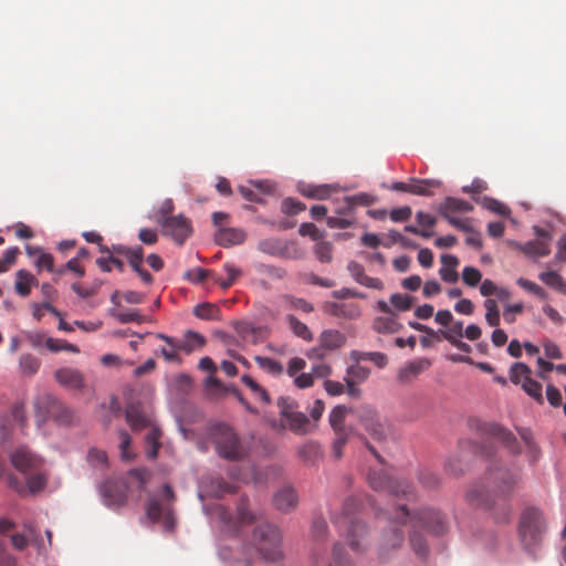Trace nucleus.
Segmentation results:
<instances>
[{
	"instance_id": "bf43d9fd",
	"label": "nucleus",
	"mask_w": 566,
	"mask_h": 566,
	"mask_svg": "<svg viewBox=\"0 0 566 566\" xmlns=\"http://www.w3.org/2000/svg\"><path fill=\"white\" fill-rule=\"evenodd\" d=\"M391 304L399 311H408L412 306L413 298L407 294H392L390 297Z\"/></svg>"
},
{
	"instance_id": "9d476101",
	"label": "nucleus",
	"mask_w": 566,
	"mask_h": 566,
	"mask_svg": "<svg viewBox=\"0 0 566 566\" xmlns=\"http://www.w3.org/2000/svg\"><path fill=\"white\" fill-rule=\"evenodd\" d=\"M469 428L475 433V440L472 442L474 453L483 458H490L494 452L495 424L492 421H485L480 417H470Z\"/></svg>"
},
{
	"instance_id": "2f4dec72",
	"label": "nucleus",
	"mask_w": 566,
	"mask_h": 566,
	"mask_svg": "<svg viewBox=\"0 0 566 566\" xmlns=\"http://www.w3.org/2000/svg\"><path fill=\"white\" fill-rule=\"evenodd\" d=\"M441 182L434 179H412L410 193L430 197L433 195V189L439 188Z\"/></svg>"
},
{
	"instance_id": "052dcab7",
	"label": "nucleus",
	"mask_w": 566,
	"mask_h": 566,
	"mask_svg": "<svg viewBox=\"0 0 566 566\" xmlns=\"http://www.w3.org/2000/svg\"><path fill=\"white\" fill-rule=\"evenodd\" d=\"M333 245L327 241H319L315 245V255L321 262H329L332 260Z\"/></svg>"
},
{
	"instance_id": "338daca9",
	"label": "nucleus",
	"mask_w": 566,
	"mask_h": 566,
	"mask_svg": "<svg viewBox=\"0 0 566 566\" xmlns=\"http://www.w3.org/2000/svg\"><path fill=\"white\" fill-rule=\"evenodd\" d=\"M187 339L188 342L185 343L182 346H180L179 348L186 350V352H191L195 347H201L205 345V338L202 335L196 333V332H188L187 333Z\"/></svg>"
},
{
	"instance_id": "72a5a7b5",
	"label": "nucleus",
	"mask_w": 566,
	"mask_h": 566,
	"mask_svg": "<svg viewBox=\"0 0 566 566\" xmlns=\"http://www.w3.org/2000/svg\"><path fill=\"white\" fill-rule=\"evenodd\" d=\"M374 328L378 333L394 334V333H397L399 331L400 324L397 321L396 316L392 314V315H389V316L377 317L374 321Z\"/></svg>"
},
{
	"instance_id": "0eeeda50",
	"label": "nucleus",
	"mask_w": 566,
	"mask_h": 566,
	"mask_svg": "<svg viewBox=\"0 0 566 566\" xmlns=\"http://www.w3.org/2000/svg\"><path fill=\"white\" fill-rule=\"evenodd\" d=\"M221 526L229 533L237 534L241 526L251 525L259 520L261 515L252 512L249 506L248 497H241L237 505V514L233 515L223 505H217L213 510Z\"/></svg>"
},
{
	"instance_id": "ddd939ff",
	"label": "nucleus",
	"mask_w": 566,
	"mask_h": 566,
	"mask_svg": "<svg viewBox=\"0 0 566 566\" xmlns=\"http://www.w3.org/2000/svg\"><path fill=\"white\" fill-rule=\"evenodd\" d=\"M358 417L364 429L374 440L382 441L389 433L388 426L381 421L378 412L370 406H363L358 410Z\"/></svg>"
},
{
	"instance_id": "3c124183",
	"label": "nucleus",
	"mask_w": 566,
	"mask_h": 566,
	"mask_svg": "<svg viewBox=\"0 0 566 566\" xmlns=\"http://www.w3.org/2000/svg\"><path fill=\"white\" fill-rule=\"evenodd\" d=\"M20 250L18 247L7 249L0 258V273H4L14 264Z\"/></svg>"
},
{
	"instance_id": "bb28decb",
	"label": "nucleus",
	"mask_w": 566,
	"mask_h": 566,
	"mask_svg": "<svg viewBox=\"0 0 566 566\" xmlns=\"http://www.w3.org/2000/svg\"><path fill=\"white\" fill-rule=\"evenodd\" d=\"M444 470L449 475L459 478L468 470V461L464 455V446H460V450L451 454L444 464Z\"/></svg>"
},
{
	"instance_id": "39448f33",
	"label": "nucleus",
	"mask_w": 566,
	"mask_h": 566,
	"mask_svg": "<svg viewBox=\"0 0 566 566\" xmlns=\"http://www.w3.org/2000/svg\"><path fill=\"white\" fill-rule=\"evenodd\" d=\"M358 507L355 499H347L343 506L340 517L333 518V522L346 535L349 547L356 552H364L369 544L368 530L365 523L354 518L352 514Z\"/></svg>"
},
{
	"instance_id": "20e7f679",
	"label": "nucleus",
	"mask_w": 566,
	"mask_h": 566,
	"mask_svg": "<svg viewBox=\"0 0 566 566\" xmlns=\"http://www.w3.org/2000/svg\"><path fill=\"white\" fill-rule=\"evenodd\" d=\"M410 511L406 505L399 504L392 511L382 512L389 525L384 530L378 548V557L385 560L391 552L399 549L405 542V533L401 525L409 523Z\"/></svg>"
},
{
	"instance_id": "79ce46f5",
	"label": "nucleus",
	"mask_w": 566,
	"mask_h": 566,
	"mask_svg": "<svg viewBox=\"0 0 566 566\" xmlns=\"http://www.w3.org/2000/svg\"><path fill=\"white\" fill-rule=\"evenodd\" d=\"M348 409L345 406H336L329 413V423L335 432L344 431V421Z\"/></svg>"
},
{
	"instance_id": "f257e3e1",
	"label": "nucleus",
	"mask_w": 566,
	"mask_h": 566,
	"mask_svg": "<svg viewBox=\"0 0 566 566\" xmlns=\"http://www.w3.org/2000/svg\"><path fill=\"white\" fill-rule=\"evenodd\" d=\"M282 536L279 528L270 523H261L255 526L252 534V547H243L241 552L230 562V566H252L250 551L258 552L266 562L282 559L281 551Z\"/></svg>"
},
{
	"instance_id": "e433bc0d",
	"label": "nucleus",
	"mask_w": 566,
	"mask_h": 566,
	"mask_svg": "<svg viewBox=\"0 0 566 566\" xmlns=\"http://www.w3.org/2000/svg\"><path fill=\"white\" fill-rule=\"evenodd\" d=\"M258 249L273 256L284 258L286 256V249L282 245L277 239H265L259 242Z\"/></svg>"
},
{
	"instance_id": "7ed1b4c3",
	"label": "nucleus",
	"mask_w": 566,
	"mask_h": 566,
	"mask_svg": "<svg viewBox=\"0 0 566 566\" xmlns=\"http://www.w3.org/2000/svg\"><path fill=\"white\" fill-rule=\"evenodd\" d=\"M516 532L522 549L534 556L541 548L547 532L543 511L536 506L523 509L518 516Z\"/></svg>"
},
{
	"instance_id": "774afa93",
	"label": "nucleus",
	"mask_w": 566,
	"mask_h": 566,
	"mask_svg": "<svg viewBox=\"0 0 566 566\" xmlns=\"http://www.w3.org/2000/svg\"><path fill=\"white\" fill-rule=\"evenodd\" d=\"M335 314L353 319L359 316L360 310L356 304H342L336 305Z\"/></svg>"
},
{
	"instance_id": "09e8293b",
	"label": "nucleus",
	"mask_w": 566,
	"mask_h": 566,
	"mask_svg": "<svg viewBox=\"0 0 566 566\" xmlns=\"http://www.w3.org/2000/svg\"><path fill=\"white\" fill-rule=\"evenodd\" d=\"M174 209L175 206L171 199L164 200L159 208L154 212V220L158 224H161L160 220H168L172 217L171 213L174 212Z\"/></svg>"
},
{
	"instance_id": "c756f323",
	"label": "nucleus",
	"mask_w": 566,
	"mask_h": 566,
	"mask_svg": "<svg viewBox=\"0 0 566 566\" xmlns=\"http://www.w3.org/2000/svg\"><path fill=\"white\" fill-rule=\"evenodd\" d=\"M125 416H126V421L129 424V427L136 431L148 427L150 423L149 419L142 411V409L134 403L127 406Z\"/></svg>"
},
{
	"instance_id": "a878e982",
	"label": "nucleus",
	"mask_w": 566,
	"mask_h": 566,
	"mask_svg": "<svg viewBox=\"0 0 566 566\" xmlns=\"http://www.w3.org/2000/svg\"><path fill=\"white\" fill-rule=\"evenodd\" d=\"M245 238L247 233L238 228H220L216 234L217 243L224 248L241 244Z\"/></svg>"
},
{
	"instance_id": "58836bf2",
	"label": "nucleus",
	"mask_w": 566,
	"mask_h": 566,
	"mask_svg": "<svg viewBox=\"0 0 566 566\" xmlns=\"http://www.w3.org/2000/svg\"><path fill=\"white\" fill-rule=\"evenodd\" d=\"M497 442H501L511 453L521 451L516 437L505 428L497 426Z\"/></svg>"
},
{
	"instance_id": "7c9ffc66",
	"label": "nucleus",
	"mask_w": 566,
	"mask_h": 566,
	"mask_svg": "<svg viewBox=\"0 0 566 566\" xmlns=\"http://www.w3.org/2000/svg\"><path fill=\"white\" fill-rule=\"evenodd\" d=\"M15 292L23 297L30 294L32 286H36L39 284L38 279L27 270H19L15 273Z\"/></svg>"
},
{
	"instance_id": "c03bdc74",
	"label": "nucleus",
	"mask_w": 566,
	"mask_h": 566,
	"mask_svg": "<svg viewBox=\"0 0 566 566\" xmlns=\"http://www.w3.org/2000/svg\"><path fill=\"white\" fill-rule=\"evenodd\" d=\"M539 279L546 285L566 293V283L555 271H546L539 274Z\"/></svg>"
},
{
	"instance_id": "603ef678",
	"label": "nucleus",
	"mask_w": 566,
	"mask_h": 566,
	"mask_svg": "<svg viewBox=\"0 0 566 566\" xmlns=\"http://www.w3.org/2000/svg\"><path fill=\"white\" fill-rule=\"evenodd\" d=\"M305 209L306 206L303 202L293 198H286L282 202V212L287 216H295Z\"/></svg>"
},
{
	"instance_id": "13d9d810",
	"label": "nucleus",
	"mask_w": 566,
	"mask_h": 566,
	"mask_svg": "<svg viewBox=\"0 0 566 566\" xmlns=\"http://www.w3.org/2000/svg\"><path fill=\"white\" fill-rule=\"evenodd\" d=\"M315 566H319L315 562ZM329 566H354L348 558L345 557L344 547L339 544L334 545L333 548V564Z\"/></svg>"
},
{
	"instance_id": "4be33fe9",
	"label": "nucleus",
	"mask_w": 566,
	"mask_h": 566,
	"mask_svg": "<svg viewBox=\"0 0 566 566\" xmlns=\"http://www.w3.org/2000/svg\"><path fill=\"white\" fill-rule=\"evenodd\" d=\"M347 270L356 282L366 287L375 290H381L384 287V283L380 279L368 276L365 273L364 266L356 261H350L347 265Z\"/></svg>"
},
{
	"instance_id": "cd10ccee",
	"label": "nucleus",
	"mask_w": 566,
	"mask_h": 566,
	"mask_svg": "<svg viewBox=\"0 0 566 566\" xmlns=\"http://www.w3.org/2000/svg\"><path fill=\"white\" fill-rule=\"evenodd\" d=\"M442 266L439 270V274L442 281L447 283H455L459 280V273L457 268L459 265V260L457 256L451 254L441 255Z\"/></svg>"
},
{
	"instance_id": "2eb2a0df",
	"label": "nucleus",
	"mask_w": 566,
	"mask_h": 566,
	"mask_svg": "<svg viewBox=\"0 0 566 566\" xmlns=\"http://www.w3.org/2000/svg\"><path fill=\"white\" fill-rule=\"evenodd\" d=\"M11 463L18 471L28 474L40 469L42 460L28 448L20 447L11 454Z\"/></svg>"
},
{
	"instance_id": "5fc2aeb1",
	"label": "nucleus",
	"mask_w": 566,
	"mask_h": 566,
	"mask_svg": "<svg viewBox=\"0 0 566 566\" xmlns=\"http://www.w3.org/2000/svg\"><path fill=\"white\" fill-rule=\"evenodd\" d=\"M193 313L201 319H213L218 314V307L210 303H203L197 305Z\"/></svg>"
},
{
	"instance_id": "9b49d317",
	"label": "nucleus",
	"mask_w": 566,
	"mask_h": 566,
	"mask_svg": "<svg viewBox=\"0 0 566 566\" xmlns=\"http://www.w3.org/2000/svg\"><path fill=\"white\" fill-rule=\"evenodd\" d=\"M280 415L287 423L289 429L296 434H305L311 430V423L305 413L298 411L297 402L290 397H280L277 400Z\"/></svg>"
},
{
	"instance_id": "4c0bfd02",
	"label": "nucleus",
	"mask_w": 566,
	"mask_h": 566,
	"mask_svg": "<svg viewBox=\"0 0 566 566\" xmlns=\"http://www.w3.org/2000/svg\"><path fill=\"white\" fill-rule=\"evenodd\" d=\"M302 196L316 200L327 199L331 195V188L327 185L313 186L306 185L300 188Z\"/></svg>"
},
{
	"instance_id": "0e129e2a",
	"label": "nucleus",
	"mask_w": 566,
	"mask_h": 566,
	"mask_svg": "<svg viewBox=\"0 0 566 566\" xmlns=\"http://www.w3.org/2000/svg\"><path fill=\"white\" fill-rule=\"evenodd\" d=\"M418 479L419 482L427 489H433L440 483L439 476L429 470H421L419 472Z\"/></svg>"
},
{
	"instance_id": "4468645a",
	"label": "nucleus",
	"mask_w": 566,
	"mask_h": 566,
	"mask_svg": "<svg viewBox=\"0 0 566 566\" xmlns=\"http://www.w3.org/2000/svg\"><path fill=\"white\" fill-rule=\"evenodd\" d=\"M160 221L164 234L171 237L179 245L184 244L192 233L191 222L184 214L174 216L168 220Z\"/></svg>"
},
{
	"instance_id": "393cba45",
	"label": "nucleus",
	"mask_w": 566,
	"mask_h": 566,
	"mask_svg": "<svg viewBox=\"0 0 566 566\" xmlns=\"http://www.w3.org/2000/svg\"><path fill=\"white\" fill-rule=\"evenodd\" d=\"M430 366L431 361L428 358L415 359L400 368L398 373V380L401 382H408L427 370Z\"/></svg>"
},
{
	"instance_id": "dca6fc26",
	"label": "nucleus",
	"mask_w": 566,
	"mask_h": 566,
	"mask_svg": "<svg viewBox=\"0 0 566 566\" xmlns=\"http://www.w3.org/2000/svg\"><path fill=\"white\" fill-rule=\"evenodd\" d=\"M521 478V472L517 468L512 469H497V499L510 497Z\"/></svg>"
},
{
	"instance_id": "37998d69",
	"label": "nucleus",
	"mask_w": 566,
	"mask_h": 566,
	"mask_svg": "<svg viewBox=\"0 0 566 566\" xmlns=\"http://www.w3.org/2000/svg\"><path fill=\"white\" fill-rule=\"evenodd\" d=\"M210 491L213 496L221 497L224 494L234 493L235 488L222 478H213L210 481Z\"/></svg>"
},
{
	"instance_id": "6ab92c4d",
	"label": "nucleus",
	"mask_w": 566,
	"mask_h": 566,
	"mask_svg": "<svg viewBox=\"0 0 566 566\" xmlns=\"http://www.w3.org/2000/svg\"><path fill=\"white\" fill-rule=\"evenodd\" d=\"M103 496L107 506L119 507L125 504L127 494L126 486L122 482H107L103 486Z\"/></svg>"
},
{
	"instance_id": "b1692460",
	"label": "nucleus",
	"mask_w": 566,
	"mask_h": 566,
	"mask_svg": "<svg viewBox=\"0 0 566 566\" xmlns=\"http://www.w3.org/2000/svg\"><path fill=\"white\" fill-rule=\"evenodd\" d=\"M44 403L48 408L46 413L50 417L60 418L61 421L66 422L71 419V412L65 408L61 401H59L52 395H44L35 402V407L40 408V405Z\"/></svg>"
},
{
	"instance_id": "864d4df0",
	"label": "nucleus",
	"mask_w": 566,
	"mask_h": 566,
	"mask_svg": "<svg viewBox=\"0 0 566 566\" xmlns=\"http://www.w3.org/2000/svg\"><path fill=\"white\" fill-rule=\"evenodd\" d=\"M290 325L296 336H298L305 340H312L313 335L306 324L302 323L294 316H291Z\"/></svg>"
},
{
	"instance_id": "49530a36",
	"label": "nucleus",
	"mask_w": 566,
	"mask_h": 566,
	"mask_svg": "<svg viewBox=\"0 0 566 566\" xmlns=\"http://www.w3.org/2000/svg\"><path fill=\"white\" fill-rule=\"evenodd\" d=\"M48 483V476L40 472L32 474L27 480V485L30 491V493L35 494L44 490Z\"/></svg>"
},
{
	"instance_id": "c85d7f7f",
	"label": "nucleus",
	"mask_w": 566,
	"mask_h": 566,
	"mask_svg": "<svg viewBox=\"0 0 566 566\" xmlns=\"http://www.w3.org/2000/svg\"><path fill=\"white\" fill-rule=\"evenodd\" d=\"M346 336L336 329H325L319 335V344L327 350H336L346 343Z\"/></svg>"
},
{
	"instance_id": "4d7b16f0",
	"label": "nucleus",
	"mask_w": 566,
	"mask_h": 566,
	"mask_svg": "<svg viewBox=\"0 0 566 566\" xmlns=\"http://www.w3.org/2000/svg\"><path fill=\"white\" fill-rule=\"evenodd\" d=\"M442 336L451 342L453 339L462 338L464 335L463 323L460 321L452 322L447 331H440Z\"/></svg>"
},
{
	"instance_id": "1a4fd4ad",
	"label": "nucleus",
	"mask_w": 566,
	"mask_h": 566,
	"mask_svg": "<svg viewBox=\"0 0 566 566\" xmlns=\"http://www.w3.org/2000/svg\"><path fill=\"white\" fill-rule=\"evenodd\" d=\"M368 483L375 491L387 492L394 496H403L408 500L416 497L415 488L405 480L392 479L384 470H370Z\"/></svg>"
},
{
	"instance_id": "6e6d98bb",
	"label": "nucleus",
	"mask_w": 566,
	"mask_h": 566,
	"mask_svg": "<svg viewBox=\"0 0 566 566\" xmlns=\"http://www.w3.org/2000/svg\"><path fill=\"white\" fill-rule=\"evenodd\" d=\"M34 265L39 272L42 270H46L48 272H54V258L52 254L43 251L34 260Z\"/></svg>"
},
{
	"instance_id": "f03ea898",
	"label": "nucleus",
	"mask_w": 566,
	"mask_h": 566,
	"mask_svg": "<svg viewBox=\"0 0 566 566\" xmlns=\"http://www.w3.org/2000/svg\"><path fill=\"white\" fill-rule=\"evenodd\" d=\"M409 524L411 526L409 544L420 558H426L429 554V546L420 530L434 535H442L447 531L444 515L433 509H420L410 513Z\"/></svg>"
},
{
	"instance_id": "8fccbe9b",
	"label": "nucleus",
	"mask_w": 566,
	"mask_h": 566,
	"mask_svg": "<svg viewBox=\"0 0 566 566\" xmlns=\"http://www.w3.org/2000/svg\"><path fill=\"white\" fill-rule=\"evenodd\" d=\"M20 367L24 374L34 375L40 368V360L30 354H25L20 357Z\"/></svg>"
},
{
	"instance_id": "6e6552de",
	"label": "nucleus",
	"mask_w": 566,
	"mask_h": 566,
	"mask_svg": "<svg viewBox=\"0 0 566 566\" xmlns=\"http://www.w3.org/2000/svg\"><path fill=\"white\" fill-rule=\"evenodd\" d=\"M175 500V493L169 484L163 488V502L155 496L148 499L146 505V515L153 522H163L164 530L172 532L175 530V516L171 503Z\"/></svg>"
},
{
	"instance_id": "5701e85b",
	"label": "nucleus",
	"mask_w": 566,
	"mask_h": 566,
	"mask_svg": "<svg viewBox=\"0 0 566 566\" xmlns=\"http://www.w3.org/2000/svg\"><path fill=\"white\" fill-rule=\"evenodd\" d=\"M125 258L145 284L153 283V275L142 268L144 262V249L142 247H137L134 250H125Z\"/></svg>"
},
{
	"instance_id": "e2e57ef3",
	"label": "nucleus",
	"mask_w": 566,
	"mask_h": 566,
	"mask_svg": "<svg viewBox=\"0 0 566 566\" xmlns=\"http://www.w3.org/2000/svg\"><path fill=\"white\" fill-rule=\"evenodd\" d=\"M481 272L473 266H465L462 271V280L469 286H475L481 281Z\"/></svg>"
},
{
	"instance_id": "f704fd0d",
	"label": "nucleus",
	"mask_w": 566,
	"mask_h": 566,
	"mask_svg": "<svg viewBox=\"0 0 566 566\" xmlns=\"http://www.w3.org/2000/svg\"><path fill=\"white\" fill-rule=\"evenodd\" d=\"M374 202V198L365 192L357 193L354 196L345 197L346 206L342 209H338V213H347L352 212L355 206H370Z\"/></svg>"
},
{
	"instance_id": "473e14b6",
	"label": "nucleus",
	"mask_w": 566,
	"mask_h": 566,
	"mask_svg": "<svg viewBox=\"0 0 566 566\" xmlns=\"http://www.w3.org/2000/svg\"><path fill=\"white\" fill-rule=\"evenodd\" d=\"M300 457L307 463H315L323 457V451L317 442L308 441L298 450Z\"/></svg>"
},
{
	"instance_id": "423d86ee",
	"label": "nucleus",
	"mask_w": 566,
	"mask_h": 566,
	"mask_svg": "<svg viewBox=\"0 0 566 566\" xmlns=\"http://www.w3.org/2000/svg\"><path fill=\"white\" fill-rule=\"evenodd\" d=\"M211 437L216 451L221 458L239 461L247 455V449L231 427L219 423L212 429Z\"/></svg>"
},
{
	"instance_id": "de8ad7c7",
	"label": "nucleus",
	"mask_w": 566,
	"mask_h": 566,
	"mask_svg": "<svg viewBox=\"0 0 566 566\" xmlns=\"http://www.w3.org/2000/svg\"><path fill=\"white\" fill-rule=\"evenodd\" d=\"M159 437H160V431L157 428H151L150 431L146 436V443L149 447V449L147 450V455L150 459H155L158 454V449L160 446L159 441H158Z\"/></svg>"
},
{
	"instance_id": "a18cd8bd",
	"label": "nucleus",
	"mask_w": 566,
	"mask_h": 566,
	"mask_svg": "<svg viewBox=\"0 0 566 566\" xmlns=\"http://www.w3.org/2000/svg\"><path fill=\"white\" fill-rule=\"evenodd\" d=\"M45 346L52 353H57L60 350H66L71 353H78L80 349L76 345L67 343L66 340L56 339L52 337L45 338Z\"/></svg>"
},
{
	"instance_id": "aec40b11",
	"label": "nucleus",
	"mask_w": 566,
	"mask_h": 566,
	"mask_svg": "<svg viewBox=\"0 0 566 566\" xmlns=\"http://www.w3.org/2000/svg\"><path fill=\"white\" fill-rule=\"evenodd\" d=\"M55 380L70 389H82L84 387L83 374L74 368L62 367L54 373Z\"/></svg>"
},
{
	"instance_id": "a211bd4d",
	"label": "nucleus",
	"mask_w": 566,
	"mask_h": 566,
	"mask_svg": "<svg viewBox=\"0 0 566 566\" xmlns=\"http://www.w3.org/2000/svg\"><path fill=\"white\" fill-rule=\"evenodd\" d=\"M465 499L471 506L481 509L492 507V491L491 486L484 482L474 483L467 492Z\"/></svg>"
},
{
	"instance_id": "f8f14e48",
	"label": "nucleus",
	"mask_w": 566,
	"mask_h": 566,
	"mask_svg": "<svg viewBox=\"0 0 566 566\" xmlns=\"http://www.w3.org/2000/svg\"><path fill=\"white\" fill-rule=\"evenodd\" d=\"M531 368L523 363H515L511 367L510 378L512 382L521 385L523 390L539 403L544 402L542 385L532 377Z\"/></svg>"
},
{
	"instance_id": "a19ab883",
	"label": "nucleus",
	"mask_w": 566,
	"mask_h": 566,
	"mask_svg": "<svg viewBox=\"0 0 566 566\" xmlns=\"http://www.w3.org/2000/svg\"><path fill=\"white\" fill-rule=\"evenodd\" d=\"M473 209L472 205L463 199L448 197L440 208V212H468Z\"/></svg>"
},
{
	"instance_id": "69168bd1",
	"label": "nucleus",
	"mask_w": 566,
	"mask_h": 566,
	"mask_svg": "<svg viewBox=\"0 0 566 566\" xmlns=\"http://www.w3.org/2000/svg\"><path fill=\"white\" fill-rule=\"evenodd\" d=\"M258 270L260 273L274 280H282L286 276V271L284 269L274 265L260 264Z\"/></svg>"
},
{
	"instance_id": "ea45409f",
	"label": "nucleus",
	"mask_w": 566,
	"mask_h": 566,
	"mask_svg": "<svg viewBox=\"0 0 566 566\" xmlns=\"http://www.w3.org/2000/svg\"><path fill=\"white\" fill-rule=\"evenodd\" d=\"M254 360L262 370L272 376H281L283 374V365L273 358L255 356Z\"/></svg>"
},
{
	"instance_id": "c9c22d12",
	"label": "nucleus",
	"mask_w": 566,
	"mask_h": 566,
	"mask_svg": "<svg viewBox=\"0 0 566 566\" xmlns=\"http://www.w3.org/2000/svg\"><path fill=\"white\" fill-rule=\"evenodd\" d=\"M370 376V369L359 364H352L346 368V376L344 380L353 382H365Z\"/></svg>"
},
{
	"instance_id": "680f3d73",
	"label": "nucleus",
	"mask_w": 566,
	"mask_h": 566,
	"mask_svg": "<svg viewBox=\"0 0 566 566\" xmlns=\"http://www.w3.org/2000/svg\"><path fill=\"white\" fill-rule=\"evenodd\" d=\"M88 462L96 468H104L107 463V454L105 451L92 448L87 454Z\"/></svg>"
},
{
	"instance_id": "f3484780",
	"label": "nucleus",
	"mask_w": 566,
	"mask_h": 566,
	"mask_svg": "<svg viewBox=\"0 0 566 566\" xmlns=\"http://www.w3.org/2000/svg\"><path fill=\"white\" fill-rule=\"evenodd\" d=\"M537 240L530 241L521 247L522 251L531 256H546L549 254V242L552 240L548 231L543 228L534 227Z\"/></svg>"
},
{
	"instance_id": "412c9836",
	"label": "nucleus",
	"mask_w": 566,
	"mask_h": 566,
	"mask_svg": "<svg viewBox=\"0 0 566 566\" xmlns=\"http://www.w3.org/2000/svg\"><path fill=\"white\" fill-rule=\"evenodd\" d=\"M297 503V493L290 485L280 489L273 496V504L281 512H290L294 510Z\"/></svg>"
}]
</instances>
